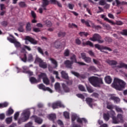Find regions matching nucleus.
Segmentation results:
<instances>
[{
    "mask_svg": "<svg viewBox=\"0 0 127 127\" xmlns=\"http://www.w3.org/2000/svg\"><path fill=\"white\" fill-rule=\"evenodd\" d=\"M14 111L12 109H11V108H9L8 111H6V116L7 117H9V116H11V115H12V114H13L14 113Z\"/></svg>",
    "mask_w": 127,
    "mask_h": 127,
    "instance_id": "28",
    "label": "nucleus"
},
{
    "mask_svg": "<svg viewBox=\"0 0 127 127\" xmlns=\"http://www.w3.org/2000/svg\"><path fill=\"white\" fill-rule=\"evenodd\" d=\"M115 110L117 113H121V114H124V111H123V109L122 108H119L118 107H115Z\"/></svg>",
    "mask_w": 127,
    "mask_h": 127,
    "instance_id": "37",
    "label": "nucleus"
},
{
    "mask_svg": "<svg viewBox=\"0 0 127 127\" xmlns=\"http://www.w3.org/2000/svg\"><path fill=\"white\" fill-rule=\"evenodd\" d=\"M32 118H33L35 120V123L37 124H39V125L42 124L43 120L42 119H40V118L36 116H33Z\"/></svg>",
    "mask_w": 127,
    "mask_h": 127,
    "instance_id": "19",
    "label": "nucleus"
},
{
    "mask_svg": "<svg viewBox=\"0 0 127 127\" xmlns=\"http://www.w3.org/2000/svg\"><path fill=\"white\" fill-rule=\"evenodd\" d=\"M53 74L56 75V79H60V77H59V76H58V75H59L58 71H53Z\"/></svg>",
    "mask_w": 127,
    "mask_h": 127,
    "instance_id": "54",
    "label": "nucleus"
},
{
    "mask_svg": "<svg viewBox=\"0 0 127 127\" xmlns=\"http://www.w3.org/2000/svg\"><path fill=\"white\" fill-rule=\"evenodd\" d=\"M33 30L35 32H40L41 31L40 29L39 28H33Z\"/></svg>",
    "mask_w": 127,
    "mask_h": 127,
    "instance_id": "57",
    "label": "nucleus"
},
{
    "mask_svg": "<svg viewBox=\"0 0 127 127\" xmlns=\"http://www.w3.org/2000/svg\"><path fill=\"white\" fill-rule=\"evenodd\" d=\"M19 5L21 6V7H25L26 6V4L24 2H20L19 3Z\"/></svg>",
    "mask_w": 127,
    "mask_h": 127,
    "instance_id": "49",
    "label": "nucleus"
},
{
    "mask_svg": "<svg viewBox=\"0 0 127 127\" xmlns=\"http://www.w3.org/2000/svg\"><path fill=\"white\" fill-rule=\"evenodd\" d=\"M101 16L102 18H103L104 19V20H106V21H108V22H109V23H111V24H112V25H115V23L113 22V21L109 19V18L106 17L105 15L102 14L101 15Z\"/></svg>",
    "mask_w": 127,
    "mask_h": 127,
    "instance_id": "25",
    "label": "nucleus"
},
{
    "mask_svg": "<svg viewBox=\"0 0 127 127\" xmlns=\"http://www.w3.org/2000/svg\"><path fill=\"white\" fill-rule=\"evenodd\" d=\"M43 83L46 85H49L50 84V80H43Z\"/></svg>",
    "mask_w": 127,
    "mask_h": 127,
    "instance_id": "58",
    "label": "nucleus"
},
{
    "mask_svg": "<svg viewBox=\"0 0 127 127\" xmlns=\"http://www.w3.org/2000/svg\"><path fill=\"white\" fill-rule=\"evenodd\" d=\"M21 52L24 54L23 57H20L21 60L23 61V62H26V61H28V62H32V61H33V56L31 54H29L27 57H26V55H25L26 51H25L24 48H22L21 49Z\"/></svg>",
    "mask_w": 127,
    "mask_h": 127,
    "instance_id": "2",
    "label": "nucleus"
},
{
    "mask_svg": "<svg viewBox=\"0 0 127 127\" xmlns=\"http://www.w3.org/2000/svg\"><path fill=\"white\" fill-rule=\"evenodd\" d=\"M77 122L78 123V124H83V123H84V124H87L88 123V121L85 118H77Z\"/></svg>",
    "mask_w": 127,
    "mask_h": 127,
    "instance_id": "21",
    "label": "nucleus"
},
{
    "mask_svg": "<svg viewBox=\"0 0 127 127\" xmlns=\"http://www.w3.org/2000/svg\"><path fill=\"white\" fill-rule=\"evenodd\" d=\"M61 76L62 78L65 79H69V76H68V73L66 72L65 71H62L61 72Z\"/></svg>",
    "mask_w": 127,
    "mask_h": 127,
    "instance_id": "23",
    "label": "nucleus"
},
{
    "mask_svg": "<svg viewBox=\"0 0 127 127\" xmlns=\"http://www.w3.org/2000/svg\"><path fill=\"white\" fill-rule=\"evenodd\" d=\"M72 84H73V81L71 80H66L62 83V88L65 93H69L70 92V88L67 86H70Z\"/></svg>",
    "mask_w": 127,
    "mask_h": 127,
    "instance_id": "4",
    "label": "nucleus"
},
{
    "mask_svg": "<svg viewBox=\"0 0 127 127\" xmlns=\"http://www.w3.org/2000/svg\"><path fill=\"white\" fill-rule=\"evenodd\" d=\"M63 45H65V41L58 40L54 43V47L57 49H61Z\"/></svg>",
    "mask_w": 127,
    "mask_h": 127,
    "instance_id": "8",
    "label": "nucleus"
},
{
    "mask_svg": "<svg viewBox=\"0 0 127 127\" xmlns=\"http://www.w3.org/2000/svg\"><path fill=\"white\" fill-rule=\"evenodd\" d=\"M86 89L89 93H93L94 92V90L90 86L86 85Z\"/></svg>",
    "mask_w": 127,
    "mask_h": 127,
    "instance_id": "39",
    "label": "nucleus"
},
{
    "mask_svg": "<svg viewBox=\"0 0 127 127\" xmlns=\"http://www.w3.org/2000/svg\"><path fill=\"white\" fill-rule=\"evenodd\" d=\"M90 40L91 41H98L99 43H103L104 42V40H101V36L99 35L98 34H95L93 36V37L90 38Z\"/></svg>",
    "mask_w": 127,
    "mask_h": 127,
    "instance_id": "13",
    "label": "nucleus"
},
{
    "mask_svg": "<svg viewBox=\"0 0 127 127\" xmlns=\"http://www.w3.org/2000/svg\"><path fill=\"white\" fill-rule=\"evenodd\" d=\"M64 116L65 119H66L67 120L70 119V116L69 115V113H68L67 112H64Z\"/></svg>",
    "mask_w": 127,
    "mask_h": 127,
    "instance_id": "40",
    "label": "nucleus"
},
{
    "mask_svg": "<svg viewBox=\"0 0 127 127\" xmlns=\"http://www.w3.org/2000/svg\"><path fill=\"white\" fill-rule=\"evenodd\" d=\"M35 62V63H39V66L41 68H44V69L47 68V64L46 63L44 62L43 61L39 58H36Z\"/></svg>",
    "mask_w": 127,
    "mask_h": 127,
    "instance_id": "10",
    "label": "nucleus"
},
{
    "mask_svg": "<svg viewBox=\"0 0 127 127\" xmlns=\"http://www.w3.org/2000/svg\"><path fill=\"white\" fill-rule=\"evenodd\" d=\"M31 84H37V83L40 82V80H30Z\"/></svg>",
    "mask_w": 127,
    "mask_h": 127,
    "instance_id": "42",
    "label": "nucleus"
},
{
    "mask_svg": "<svg viewBox=\"0 0 127 127\" xmlns=\"http://www.w3.org/2000/svg\"><path fill=\"white\" fill-rule=\"evenodd\" d=\"M48 117L49 120H50V121H52L53 123H54V121L56 120V115L55 114H50Z\"/></svg>",
    "mask_w": 127,
    "mask_h": 127,
    "instance_id": "27",
    "label": "nucleus"
},
{
    "mask_svg": "<svg viewBox=\"0 0 127 127\" xmlns=\"http://www.w3.org/2000/svg\"><path fill=\"white\" fill-rule=\"evenodd\" d=\"M49 60L51 61V63H52V64H53L54 65L53 68H57V67H58V63L57 62V61H56V60H55V59L52 58H50L49 59Z\"/></svg>",
    "mask_w": 127,
    "mask_h": 127,
    "instance_id": "18",
    "label": "nucleus"
},
{
    "mask_svg": "<svg viewBox=\"0 0 127 127\" xmlns=\"http://www.w3.org/2000/svg\"><path fill=\"white\" fill-rule=\"evenodd\" d=\"M110 98H109V101H114V103H116V104H119L120 102H121V99L120 98L118 97H116L115 96V94H110Z\"/></svg>",
    "mask_w": 127,
    "mask_h": 127,
    "instance_id": "15",
    "label": "nucleus"
},
{
    "mask_svg": "<svg viewBox=\"0 0 127 127\" xmlns=\"http://www.w3.org/2000/svg\"><path fill=\"white\" fill-rule=\"evenodd\" d=\"M103 119L105 122H108L110 120V114L109 113H104Z\"/></svg>",
    "mask_w": 127,
    "mask_h": 127,
    "instance_id": "26",
    "label": "nucleus"
},
{
    "mask_svg": "<svg viewBox=\"0 0 127 127\" xmlns=\"http://www.w3.org/2000/svg\"><path fill=\"white\" fill-rule=\"evenodd\" d=\"M107 109L108 110H113V109H114V105L108 104L107 105Z\"/></svg>",
    "mask_w": 127,
    "mask_h": 127,
    "instance_id": "45",
    "label": "nucleus"
},
{
    "mask_svg": "<svg viewBox=\"0 0 127 127\" xmlns=\"http://www.w3.org/2000/svg\"><path fill=\"white\" fill-rule=\"evenodd\" d=\"M38 87L40 90H43V91H48V92H50V93H53V91H52L50 88L46 87L45 85L42 83L39 84Z\"/></svg>",
    "mask_w": 127,
    "mask_h": 127,
    "instance_id": "14",
    "label": "nucleus"
},
{
    "mask_svg": "<svg viewBox=\"0 0 127 127\" xmlns=\"http://www.w3.org/2000/svg\"><path fill=\"white\" fill-rule=\"evenodd\" d=\"M25 42L26 44H29V42H30L32 44H34V45H35V44H37V41L29 36H26L25 37Z\"/></svg>",
    "mask_w": 127,
    "mask_h": 127,
    "instance_id": "12",
    "label": "nucleus"
},
{
    "mask_svg": "<svg viewBox=\"0 0 127 127\" xmlns=\"http://www.w3.org/2000/svg\"><path fill=\"white\" fill-rule=\"evenodd\" d=\"M89 82L94 87H100V84H103L102 80H89Z\"/></svg>",
    "mask_w": 127,
    "mask_h": 127,
    "instance_id": "11",
    "label": "nucleus"
},
{
    "mask_svg": "<svg viewBox=\"0 0 127 127\" xmlns=\"http://www.w3.org/2000/svg\"><path fill=\"white\" fill-rule=\"evenodd\" d=\"M49 3V1L48 0H43V4H42V7H41L39 9L40 13H42V11L43 9H45V7L44 6H46V5H48Z\"/></svg>",
    "mask_w": 127,
    "mask_h": 127,
    "instance_id": "16",
    "label": "nucleus"
},
{
    "mask_svg": "<svg viewBox=\"0 0 127 127\" xmlns=\"http://www.w3.org/2000/svg\"><path fill=\"white\" fill-rule=\"evenodd\" d=\"M0 8L1 10H3V9H5V6L4 4L1 3L0 4Z\"/></svg>",
    "mask_w": 127,
    "mask_h": 127,
    "instance_id": "55",
    "label": "nucleus"
},
{
    "mask_svg": "<svg viewBox=\"0 0 127 127\" xmlns=\"http://www.w3.org/2000/svg\"><path fill=\"white\" fill-rule=\"evenodd\" d=\"M77 97L78 98H80V99H82V100H84L85 99V96L83 94H78L76 95Z\"/></svg>",
    "mask_w": 127,
    "mask_h": 127,
    "instance_id": "50",
    "label": "nucleus"
},
{
    "mask_svg": "<svg viewBox=\"0 0 127 127\" xmlns=\"http://www.w3.org/2000/svg\"><path fill=\"white\" fill-rule=\"evenodd\" d=\"M86 102L87 104L90 107V108H93V99L91 98H86Z\"/></svg>",
    "mask_w": 127,
    "mask_h": 127,
    "instance_id": "22",
    "label": "nucleus"
},
{
    "mask_svg": "<svg viewBox=\"0 0 127 127\" xmlns=\"http://www.w3.org/2000/svg\"><path fill=\"white\" fill-rule=\"evenodd\" d=\"M39 79H40L42 80H48V78H47V76L46 75V74L44 73H41L39 75Z\"/></svg>",
    "mask_w": 127,
    "mask_h": 127,
    "instance_id": "24",
    "label": "nucleus"
},
{
    "mask_svg": "<svg viewBox=\"0 0 127 127\" xmlns=\"http://www.w3.org/2000/svg\"><path fill=\"white\" fill-rule=\"evenodd\" d=\"M89 80H102V78H100L96 76H91L89 78Z\"/></svg>",
    "mask_w": 127,
    "mask_h": 127,
    "instance_id": "41",
    "label": "nucleus"
},
{
    "mask_svg": "<svg viewBox=\"0 0 127 127\" xmlns=\"http://www.w3.org/2000/svg\"><path fill=\"white\" fill-rule=\"evenodd\" d=\"M55 90L57 92H61V88L60 87V83L57 82L55 84Z\"/></svg>",
    "mask_w": 127,
    "mask_h": 127,
    "instance_id": "29",
    "label": "nucleus"
},
{
    "mask_svg": "<svg viewBox=\"0 0 127 127\" xmlns=\"http://www.w3.org/2000/svg\"><path fill=\"white\" fill-rule=\"evenodd\" d=\"M86 57V53H81L78 56V58H79V59H81V58H82V59H83V60L85 59Z\"/></svg>",
    "mask_w": 127,
    "mask_h": 127,
    "instance_id": "33",
    "label": "nucleus"
},
{
    "mask_svg": "<svg viewBox=\"0 0 127 127\" xmlns=\"http://www.w3.org/2000/svg\"><path fill=\"white\" fill-rule=\"evenodd\" d=\"M8 106V103L4 102L3 103H0V109L1 108H6Z\"/></svg>",
    "mask_w": 127,
    "mask_h": 127,
    "instance_id": "35",
    "label": "nucleus"
},
{
    "mask_svg": "<svg viewBox=\"0 0 127 127\" xmlns=\"http://www.w3.org/2000/svg\"><path fill=\"white\" fill-rule=\"evenodd\" d=\"M5 122L7 125L11 124V123L12 122V117L7 118L5 119Z\"/></svg>",
    "mask_w": 127,
    "mask_h": 127,
    "instance_id": "32",
    "label": "nucleus"
},
{
    "mask_svg": "<svg viewBox=\"0 0 127 127\" xmlns=\"http://www.w3.org/2000/svg\"><path fill=\"white\" fill-rule=\"evenodd\" d=\"M46 24L48 26H51L52 25V23H51V21H48L47 20L46 21Z\"/></svg>",
    "mask_w": 127,
    "mask_h": 127,
    "instance_id": "60",
    "label": "nucleus"
},
{
    "mask_svg": "<svg viewBox=\"0 0 127 127\" xmlns=\"http://www.w3.org/2000/svg\"><path fill=\"white\" fill-rule=\"evenodd\" d=\"M92 97H95V98H99V94L96 92H94L92 95Z\"/></svg>",
    "mask_w": 127,
    "mask_h": 127,
    "instance_id": "56",
    "label": "nucleus"
},
{
    "mask_svg": "<svg viewBox=\"0 0 127 127\" xmlns=\"http://www.w3.org/2000/svg\"><path fill=\"white\" fill-rule=\"evenodd\" d=\"M32 122H29L28 124L25 125V127H32Z\"/></svg>",
    "mask_w": 127,
    "mask_h": 127,
    "instance_id": "59",
    "label": "nucleus"
},
{
    "mask_svg": "<svg viewBox=\"0 0 127 127\" xmlns=\"http://www.w3.org/2000/svg\"><path fill=\"white\" fill-rule=\"evenodd\" d=\"M126 83L122 80H114L111 86L112 88L118 90V91H122L126 87Z\"/></svg>",
    "mask_w": 127,
    "mask_h": 127,
    "instance_id": "1",
    "label": "nucleus"
},
{
    "mask_svg": "<svg viewBox=\"0 0 127 127\" xmlns=\"http://www.w3.org/2000/svg\"><path fill=\"white\" fill-rule=\"evenodd\" d=\"M107 63L110 65H117L118 64V62L114 60H112V61L108 60L107 61Z\"/></svg>",
    "mask_w": 127,
    "mask_h": 127,
    "instance_id": "31",
    "label": "nucleus"
},
{
    "mask_svg": "<svg viewBox=\"0 0 127 127\" xmlns=\"http://www.w3.org/2000/svg\"><path fill=\"white\" fill-rule=\"evenodd\" d=\"M52 108L54 110H55V109H58L59 108H63L64 109V108H65V106L62 104L61 101H58L52 104Z\"/></svg>",
    "mask_w": 127,
    "mask_h": 127,
    "instance_id": "9",
    "label": "nucleus"
},
{
    "mask_svg": "<svg viewBox=\"0 0 127 127\" xmlns=\"http://www.w3.org/2000/svg\"><path fill=\"white\" fill-rule=\"evenodd\" d=\"M23 69L24 70V72L26 73V74H28V75H29L30 76H32L33 75V72L32 71H31L30 70H27V69H28V67L26 66H23Z\"/></svg>",
    "mask_w": 127,
    "mask_h": 127,
    "instance_id": "20",
    "label": "nucleus"
},
{
    "mask_svg": "<svg viewBox=\"0 0 127 127\" xmlns=\"http://www.w3.org/2000/svg\"><path fill=\"white\" fill-rule=\"evenodd\" d=\"M7 40L9 41L11 43H13L14 45V46L16 47L17 48L18 47H20L21 46V44H20V43L15 39L12 35H10L9 37L7 38Z\"/></svg>",
    "mask_w": 127,
    "mask_h": 127,
    "instance_id": "6",
    "label": "nucleus"
},
{
    "mask_svg": "<svg viewBox=\"0 0 127 127\" xmlns=\"http://www.w3.org/2000/svg\"><path fill=\"white\" fill-rule=\"evenodd\" d=\"M75 43L76 44H78V45H80L81 44V41L79 39H76L75 40Z\"/></svg>",
    "mask_w": 127,
    "mask_h": 127,
    "instance_id": "62",
    "label": "nucleus"
},
{
    "mask_svg": "<svg viewBox=\"0 0 127 127\" xmlns=\"http://www.w3.org/2000/svg\"><path fill=\"white\" fill-rule=\"evenodd\" d=\"M82 44L83 46H85V45H89V46H91V47H94V44H93L90 41H87L86 43L83 42Z\"/></svg>",
    "mask_w": 127,
    "mask_h": 127,
    "instance_id": "30",
    "label": "nucleus"
},
{
    "mask_svg": "<svg viewBox=\"0 0 127 127\" xmlns=\"http://www.w3.org/2000/svg\"><path fill=\"white\" fill-rule=\"evenodd\" d=\"M30 117V111H26L22 113V117L18 121V124L20 125L21 123L26 122Z\"/></svg>",
    "mask_w": 127,
    "mask_h": 127,
    "instance_id": "3",
    "label": "nucleus"
},
{
    "mask_svg": "<svg viewBox=\"0 0 127 127\" xmlns=\"http://www.w3.org/2000/svg\"><path fill=\"white\" fill-rule=\"evenodd\" d=\"M68 6L69 9H73V7H74V5H73V4L69 3L68 4Z\"/></svg>",
    "mask_w": 127,
    "mask_h": 127,
    "instance_id": "63",
    "label": "nucleus"
},
{
    "mask_svg": "<svg viewBox=\"0 0 127 127\" xmlns=\"http://www.w3.org/2000/svg\"><path fill=\"white\" fill-rule=\"evenodd\" d=\"M88 53L90 55V56H92V57H94L95 56V54L94 52H93V51H88Z\"/></svg>",
    "mask_w": 127,
    "mask_h": 127,
    "instance_id": "61",
    "label": "nucleus"
},
{
    "mask_svg": "<svg viewBox=\"0 0 127 127\" xmlns=\"http://www.w3.org/2000/svg\"><path fill=\"white\" fill-rule=\"evenodd\" d=\"M95 48H97V49H98L99 50H100V51H101L102 52H103V49H101V46H100V45L99 44H95Z\"/></svg>",
    "mask_w": 127,
    "mask_h": 127,
    "instance_id": "52",
    "label": "nucleus"
},
{
    "mask_svg": "<svg viewBox=\"0 0 127 127\" xmlns=\"http://www.w3.org/2000/svg\"><path fill=\"white\" fill-rule=\"evenodd\" d=\"M19 116V113L16 112L14 115V120H15V121H17Z\"/></svg>",
    "mask_w": 127,
    "mask_h": 127,
    "instance_id": "47",
    "label": "nucleus"
},
{
    "mask_svg": "<svg viewBox=\"0 0 127 127\" xmlns=\"http://www.w3.org/2000/svg\"><path fill=\"white\" fill-rule=\"evenodd\" d=\"M78 88L80 91H82V92H85V87L83 86L82 85H79L78 86Z\"/></svg>",
    "mask_w": 127,
    "mask_h": 127,
    "instance_id": "53",
    "label": "nucleus"
},
{
    "mask_svg": "<svg viewBox=\"0 0 127 127\" xmlns=\"http://www.w3.org/2000/svg\"><path fill=\"white\" fill-rule=\"evenodd\" d=\"M79 35H80V36H88V35H89V33L87 32H81L79 33Z\"/></svg>",
    "mask_w": 127,
    "mask_h": 127,
    "instance_id": "44",
    "label": "nucleus"
},
{
    "mask_svg": "<svg viewBox=\"0 0 127 127\" xmlns=\"http://www.w3.org/2000/svg\"><path fill=\"white\" fill-rule=\"evenodd\" d=\"M69 54H70V51L69 50L66 49L64 51V56L65 57L69 56Z\"/></svg>",
    "mask_w": 127,
    "mask_h": 127,
    "instance_id": "46",
    "label": "nucleus"
},
{
    "mask_svg": "<svg viewBox=\"0 0 127 127\" xmlns=\"http://www.w3.org/2000/svg\"><path fill=\"white\" fill-rule=\"evenodd\" d=\"M86 63H91L92 61V59L89 57H85V59L83 60Z\"/></svg>",
    "mask_w": 127,
    "mask_h": 127,
    "instance_id": "36",
    "label": "nucleus"
},
{
    "mask_svg": "<svg viewBox=\"0 0 127 127\" xmlns=\"http://www.w3.org/2000/svg\"><path fill=\"white\" fill-rule=\"evenodd\" d=\"M70 60L71 62H70L69 60L66 61L64 62V64L66 67L68 68H72V64L74 63H77V60L76 59V55H73L71 57H70Z\"/></svg>",
    "mask_w": 127,
    "mask_h": 127,
    "instance_id": "7",
    "label": "nucleus"
},
{
    "mask_svg": "<svg viewBox=\"0 0 127 127\" xmlns=\"http://www.w3.org/2000/svg\"><path fill=\"white\" fill-rule=\"evenodd\" d=\"M76 119H77V116L76 115H72L71 116V122L72 123V124H74V122H75V121H76Z\"/></svg>",
    "mask_w": 127,
    "mask_h": 127,
    "instance_id": "48",
    "label": "nucleus"
},
{
    "mask_svg": "<svg viewBox=\"0 0 127 127\" xmlns=\"http://www.w3.org/2000/svg\"><path fill=\"white\" fill-rule=\"evenodd\" d=\"M89 71H93V72H96L97 71V69H96V67L94 66H91L88 68Z\"/></svg>",
    "mask_w": 127,
    "mask_h": 127,
    "instance_id": "43",
    "label": "nucleus"
},
{
    "mask_svg": "<svg viewBox=\"0 0 127 127\" xmlns=\"http://www.w3.org/2000/svg\"><path fill=\"white\" fill-rule=\"evenodd\" d=\"M37 49L38 52L40 53V54H41L42 55H44V53H43V50H42V49H41L40 47H38Z\"/></svg>",
    "mask_w": 127,
    "mask_h": 127,
    "instance_id": "51",
    "label": "nucleus"
},
{
    "mask_svg": "<svg viewBox=\"0 0 127 127\" xmlns=\"http://www.w3.org/2000/svg\"><path fill=\"white\" fill-rule=\"evenodd\" d=\"M113 120V124H120V123H124V115L118 114L117 116V117L116 116H113L112 117Z\"/></svg>",
    "mask_w": 127,
    "mask_h": 127,
    "instance_id": "5",
    "label": "nucleus"
},
{
    "mask_svg": "<svg viewBox=\"0 0 127 127\" xmlns=\"http://www.w3.org/2000/svg\"><path fill=\"white\" fill-rule=\"evenodd\" d=\"M119 68H126V69H127V64L125 63H120V64L119 66Z\"/></svg>",
    "mask_w": 127,
    "mask_h": 127,
    "instance_id": "38",
    "label": "nucleus"
},
{
    "mask_svg": "<svg viewBox=\"0 0 127 127\" xmlns=\"http://www.w3.org/2000/svg\"><path fill=\"white\" fill-rule=\"evenodd\" d=\"M31 24L29 22L27 23L26 26V29L27 31H31Z\"/></svg>",
    "mask_w": 127,
    "mask_h": 127,
    "instance_id": "34",
    "label": "nucleus"
},
{
    "mask_svg": "<svg viewBox=\"0 0 127 127\" xmlns=\"http://www.w3.org/2000/svg\"><path fill=\"white\" fill-rule=\"evenodd\" d=\"M71 73L72 74V75H74L77 78H81V79H85V78H86V75L85 74L81 75L79 74V73L73 71H71Z\"/></svg>",
    "mask_w": 127,
    "mask_h": 127,
    "instance_id": "17",
    "label": "nucleus"
},
{
    "mask_svg": "<svg viewBox=\"0 0 127 127\" xmlns=\"http://www.w3.org/2000/svg\"><path fill=\"white\" fill-rule=\"evenodd\" d=\"M72 127H81L80 125L75 124V123H72Z\"/></svg>",
    "mask_w": 127,
    "mask_h": 127,
    "instance_id": "64",
    "label": "nucleus"
}]
</instances>
